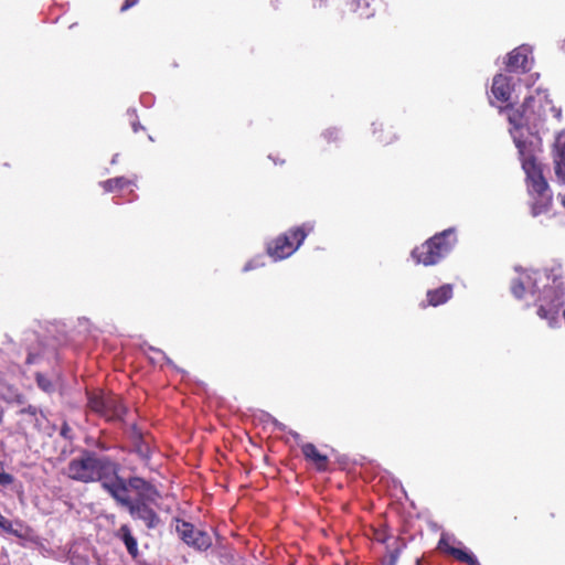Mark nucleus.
<instances>
[{
    "label": "nucleus",
    "mask_w": 565,
    "mask_h": 565,
    "mask_svg": "<svg viewBox=\"0 0 565 565\" xmlns=\"http://www.w3.org/2000/svg\"><path fill=\"white\" fill-rule=\"evenodd\" d=\"M131 183V180L125 177H117L103 181L100 185L106 192H115L117 190H121L126 186H129Z\"/></svg>",
    "instance_id": "obj_23"
},
{
    "label": "nucleus",
    "mask_w": 565,
    "mask_h": 565,
    "mask_svg": "<svg viewBox=\"0 0 565 565\" xmlns=\"http://www.w3.org/2000/svg\"><path fill=\"white\" fill-rule=\"evenodd\" d=\"M491 93L499 102H509L512 94L511 79L503 75L498 74L493 77Z\"/></svg>",
    "instance_id": "obj_18"
},
{
    "label": "nucleus",
    "mask_w": 565,
    "mask_h": 565,
    "mask_svg": "<svg viewBox=\"0 0 565 565\" xmlns=\"http://www.w3.org/2000/svg\"><path fill=\"white\" fill-rule=\"evenodd\" d=\"M532 51L527 45H520L512 50L507 57V70L514 73H526L531 70Z\"/></svg>",
    "instance_id": "obj_11"
},
{
    "label": "nucleus",
    "mask_w": 565,
    "mask_h": 565,
    "mask_svg": "<svg viewBox=\"0 0 565 565\" xmlns=\"http://www.w3.org/2000/svg\"><path fill=\"white\" fill-rule=\"evenodd\" d=\"M139 0H125L121 8H120V11L121 12H125L127 10H129L130 8H132L135 4L138 3Z\"/></svg>",
    "instance_id": "obj_32"
},
{
    "label": "nucleus",
    "mask_w": 565,
    "mask_h": 565,
    "mask_svg": "<svg viewBox=\"0 0 565 565\" xmlns=\"http://www.w3.org/2000/svg\"><path fill=\"white\" fill-rule=\"evenodd\" d=\"M0 529L8 533H15L12 522L0 513Z\"/></svg>",
    "instance_id": "obj_29"
},
{
    "label": "nucleus",
    "mask_w": 565,
    "mask_h": 565,
    "mask_svg": "<svg viewBox=\"0 0 565 565\" xmlns=\"http://www.w3.org/2000/svg\"><path fill=\"white\" fill-rule=\"evenodd\" d=\"M15 402L18 404H23L24 403V396L23 395H17L15 397Z\"/></svg>",
    "instance_id": "obj_34"
},
{
    "label": "nucleus",
    "mask_w": 565,
    "mask_h": 565,
    "mask_svg": "<svg viewBox=\"0 0 565 565\" xmlns=\"http://www.w3.org/2000/svg\"><path fill=\"white\" fill-rule=\"evenodd\" d=\"M522 156V168L525 172V184L527 195L540 194L541 192H552L547 180L543 174V167L532 154Z\"/></svg>",
    "instance_id": "obj_7"
},
{
    "label": "nucleus",
    "mask_w": 565,
    "mask_h": 565,
    "mask_svg": "<svg viewBox=\"0 0 565 565\" xmlns=\"http://www.w3.org/2000/svg\"><path fill=\"white\" fill-rule=\"evenodd\" d=\"M175 531L186 545L199 551H206L212 545L210 534L203 530L195 529L190 522L178 520Z\"/></svg>",
    "instance_id": "obj_9"
},
{
    "label": "nucleus",
    "mask_w": 565,
    "mask_h": 565,
    "mask_svg": "<svg viewBox=\"0 0 565 565\" xmlns=\"http://www.w3.org/2000/svg\"><path fill=\"white\" fill-rule=\"evenodd\" d=\"M14 478L12 475L0 470V486H9L13 482Z\"/></svg>",
    "instance_id": "obj_30"
},
{
    "label": "nucleus",
    "mask_w": 565,
    "mask_h": 565,
    "mask_svg": "<svg viewBox=\"0 0 565 565\" xmlns=\"http://www.w3.org/2000/svg\"><path fill=\"white\" fill-rule=\"evenodd\" d=\"M406 547V542L402 537H396L393 547L387 546V562L383 565H396L402 551Z\"/></svg>",
    "instance_id": "obj_22"
},
{
    "label": "nucleus",
    "mask_w": 565,
    "mask_h": 565,
    "mask_svg": "<svg viewBox=\"0 0 565 565\" xmlns=\"http://www.w3.org/2000/svg\"><path fill=\"white\" fill-rule=\"evenodd\" d=\"M18 429L20 433L28 434L31 430H41L44 414L35 406L28 405L18 412Z\"/></svg>",
    "instance_id": "obj_12"
},
{
    "label": "nucleus",
    "mask_w": 565,
    "mask_h": 565,
    "mask_svg": "<svg viewBox=\"0 0 565 565\" xmlns=\"http://www.w3.org/2000/svg\"><path fill=\"white\" fill-rule=\"evenodd\" d=\"M454 295V286L451 284H445L436 289H430L426 294V302H422V308H427L428 306L438 307L446 303L448 300L452 298Z\"/></svg>",
    "instance_id": "obj_14"
},
{
    "label": "nucleus",
    "mask_w": 565,
    "mask_h": 565,
    "mask_svg": "<svg viewBox=\"0 0 565 565\" xmlns=\"http://www.w3.org/2000/svg\"><path fill=\"white\" fill-rule=\"evenodd\" d=\"M564 295L562 284L554 279L552 286L544 287L539 298L537 315L543 319L554 320L564 303Z\"/></svg>",
    "instance_id": "obj_8"
},
{
    "label": "nucleus",
    "mask_w": 565,
    "mask_h": 565,
    "mask_svg": "<svg viewBox=\"0 0 565 565\" xmlns=\"http://www.w3.org/2000/svg\"><path fill=\"white\" fill-rule=\"evenodd\" d=\"M311 231L312 226L307 224L288 230L267 244V254L275 260L291 256Z\"/></svg>",
    "instance_id": "obj_4"
},
{
    "label": "nucleus",
    "mask_w": 565,
    "mask_h": 565,
    "mask_svg": "<svg viewBox=\"0 0 565 565\" xmlns=\"http://www.w3.org/2000/svg\"><path fill=\"white\" fill-rule=\"evenodd\" d=\"M437 548L439 552L448 554L459 562L466 563L468 565H481L475 555L468 553L465 550L451 546L449 541L444 535L438 541Z\"/></svg>",
    "instance_id": "obj_15"
},
{
    "label": "nucleus",
    "mask_w": 565,
    "mask_h": 565,
    "mask_svg": "<svg viewBox=\"0 0 565 565\" xmlns=\"http://www.w3.org/2000/svg\"><path fill=\"white\" fill-rule=\"evenodd\" d=\"M504 110L507 111L508 120L511 126L510 134L513 137V141L520 154H523L525 142L522 140V131L525 129L530 134H533L544 120L545 109L542 99L527 96L521 105H508Z\"/></svg>",
    "instance_id": "obj_1"
},
{
    "label": "nucleus",
    "mask_w": 565,
    "mask_h": 565,
    "mask_svg": "<svg viewBox=\"0 0 565 565\" xmlns=\"http://www.w3.org/2000/svg\"><path fill=\"white\" fill-rule=\"evenodd\" d=\"M301 452L305 459L312 463L315 468L320 471H327L329 467V458L327 455L321 454L312 443L301 445Z\"/></svg>",
    "instance_id": "obj_16"
},
{
    "label": "nucleus",
    "mask_w": 565,
    "mask_h": 565,
    "mask_svg": "<svg viewBox=\"0 0 565 565\" xmlns=\"http://www.w3.org/2000/svg\"><path fill=\"white\" fill-rule=\"evenodd\" d=\"M114 500L119 505L125 507L134 520L142 521L149 530L158 527L161 523L159 514L151 507L157 501L132 500L129 495H126V486Z\"/></svg>",
    "instance_id": "obj_5"
},
{
    "label": "nucleus",
    "mask_w": 565,
    "mask_h": 565,
    "mask_svg": "<svg viewBox=\"0 0 565 565\" xmlns=\"http://www.w3.org/2000/svg\"><path fill=\"white\" fill-rule=\"evenodd\" d=\"M136 443H135V450L136 452L142 458V459H149L150 457V447L148 444H146L141 435L138 433L136 434Z\"/></svg>",
    "instance_id": "obj_25"
},
{
    "label": "nucleus",
    "mask_w": 565,
    "mask_h": 565,
    "mask_svg": "<svg viewBox=\"0 0 565 565\" xmlns=\"http://www.w3.org/2000/svg\"><path fill=\"white\" fill-rule=\"evenodd\" d=\"M95 446H96V448H98L99 450H103V451H107L109 449V446L106 445L102 440H98Z\"/></svg>",
    "instance_id": "obj_33"
},
{
    "label": "nucleus",
    "mask_w": 565,
    "mask_h": 565,
    "mask_svg": "<svg viewBox=\"0 0 565 565\" xmlns=\"http://www.w3.org/2000/svg\"><path fill=\"white\" fill-rule=\"evenodd\" d=\"M529 198L531 214L533 216H539L541 214L547 213L553 205L552 192H541L540 194L529 195Z\"/></svg>",
    "instance_id": "obj_19"
},
{
    "label": "nucleus",
    "mask_w": 565,
    "mask_h": 565,
    "mask_svg": "<svg viewBox=\"0 0 565 565\" xmlns=\"http://www.w3.org/2000/svg\"><path fill=\"white\" fill-rule=\"evenodd\" d=\"M87 407L107 422L121 420L127 411L119 396L103 392L89 393Z\"/></svg>",
    "instance_id": "obj_6"
},
{
    "label": "nucleus",
    "mask_w": 565,
    "mask_h": 565,
    "mask_svg": "<svg viewBox=\"0 0 565 565\" xmlns=\"http://www.w3.org/2000/svg\"><path fill=\"white\" fill-rule=\"evenodd\" d=\"M457 242L455 228H447L416 246L412 250V257L416 264L436 265L454 249Z\"/></svg>",
    "instance_id": "obj_3"
},
{
    "label": "nucleus",
    "mask_w": 565,
    "mask_h": 565,
    "mask_svg": "<svg viewBox=\"0 0 565 565\" xmlns=\"http://www.w3.org/2000/svg\"><path fill=\"white\" fill-rule=\"evenodd\" d=\"M63 475L76 482L90 483V450L83 449L78 457L72 458L63 468Z\"/></svg>",
    "instance_id": "obj_10"
},
{
    "label": "nucleus",
    "mask_w": 565,
    "mask_h": 565,
    "mask_svg": "<svg viewBox=\"0 0 565 565\" xmlns=\"http://www.w3.org/2000/svg\"><path fill=\"white\" fill-rule=\"evenodd\" d=\"M511 292L518 299L523 298L525 294L524 284L520 279H513L510 286Z\"/></svg>",
    "instance_id": "obj_26"
},
{
    "label": "nucleus",
    "mask_w": 565,
    "mask_h": 565,
    "mask_svg": "<svg viewBox=\"0 0 565 565\" xmlns=\"http://www.w3.org/2000/svg\"><path fill=\"white\" fill-rule=\"evenodd\" d=\"M132 129L135 132H138L139 129H143L139 124H134Z\"/></svg>",
    "instance_id": "obj_35"
},
{
    "label": "nucleus",
    "mask_w": 565,
    "mask_h": 565,
    "mask_svg": "<svg viewBox=\"0 0 565 565\" xmlns=\"http://www.w3.org/2000/svg\"><path fill=\"white\" fill-rule=\"evenodd\" d=\"M126 486V495H129V489L136 492V498L134 500H142V501H158L160 498V493L157 488L140 477H130L129 479H125Z\"/></svg>",
    "instance_id": "obj_13"
},
{
    "label": "nucleus",
    "mask_w": 565,
    "mask_h": 565,
    "mask_svg": "<svg viewBox=\"0 0 565 565\" xmlns=\"http://www.w3.org/2000/svg\"><path fill=\"white\" fill-rule=\"evenodd\" d=\"M36 382H38V385L40 387H42L43 390L47 391L49 390V386H50V383L44 379L43 375L41 374H38L36 375Z\"/></svg>",
    "instance_id": "obj_31"
},
{
    "label": "nucleus",
    "mask_w": 565,
    "mask_h": 565,
    "mask_svg": "<svg viewBox=\"0 0 565 565\" xmlns=\"http://www.w3.org/2000/svg\"><path fill=\"white\" fill-rule=\"evenodd\" d=\"M60 435L67 440L73 439V429L67 424V422H63V424L61 426Z\"/></svg>",
    "instance_id": "obj_28"
},
{
    "label": "nucleus",
    "mask_w": 565,
    "mask_h": 565,
    "mask_svg": "<svg viewBox=\"0 0 565 565\" xmlns=\"http://www.w3.org/2000/svg\"><path fill=\"white\" fill-rule=\"evenodd\" d=\"M372 135L381 146H390L398 138L393 125L379 121L372 124Z\"/></svg>",
    "instance_id": "obj_17"
},
{
    "label": "nucleus",
    "mask_w": 565,
    "mask_h": 565,
    "mask_svg": "<svg viewBox=\"0 0 565 565\" xmlns=\"http://www.w3.org/2000/svg\"><path fill=\"white\" fill-rule=\"evenodd\" d=\"M322 138L328 142V143H331V142H337L339 141L340 137H339V131L337 129H327L323 134H322Z\"/></svg>",
    "instance_id": "obj_27"
},
{
    "label": "nucleus",
    "mask_w": 565,
    "mask_h": 565,
    "mask_svg": "<svg viewBox=\"0 0 565 565\" xmlns=\"http://www.w3.org/2000/svg\"><path fill=\"white\" fill-rule=\"evenodd\" d=\"M121 465L113 457L90 450V483L99 482L114 499L124 490L125 479L119 472Z\"/></svg>",
    "instance_id": "obj_2"
},
{
    "label": "nucleus",
    "mask_w": 565,
    "mask_h": 565,
    "mask_svg": "<svg viewBox=\"0 0 565 565\" xmlns=\"http://www.w3.org/2000/svg\"><path fill=\"white\" fill-rule=\"evenodd\" d=\"M115 536L117 539H119L120 541H122L128 554L134 559L138 557V555H139L138 543H137L136 537L132 535L131 529L128 524H122L115 533Z\"/></svg>",
    "instance_id": "obj_20"
},
{
    "label": "nucleus",
    "mask_w": 565,
    "mask_h": 565,
    "mask_svg": "<svg viewBox=\"0 0 565 565\" xmlns=\"http://www.w3.org/2000/svg\"><path fill=\"white\" fill-rule=\"evenodd\" d=\"M372 537L377 543L386 544L392 537V534L390 532L388 526L386 524H383L379 527L373 529Z\"/></svg>",
    "instance_id": "obj_24"
},
{
    "label": "nucleus",
    "mask_w": 565,
    "mask_h": 565,
    "mask_svg": "<svg viewBox=\"0 0 565 565\" xmlns=\"http://www.w3.org/2000/svg\"><path fill=\"white\" fill-rule=\"evenodd\" d=\"M555 174L559 182H565V140L558 138L555 145L554 154Z\"/></svg>",
    "instance_id": "obj_21"
}]
</instances>
